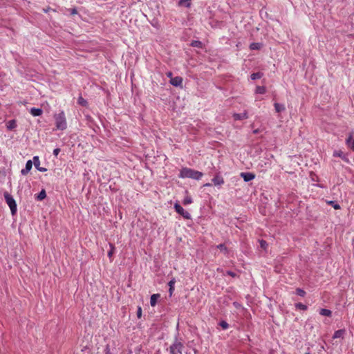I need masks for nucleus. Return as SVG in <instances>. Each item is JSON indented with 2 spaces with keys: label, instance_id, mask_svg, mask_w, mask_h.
Returning a JSON list of instances; mask_svg holds the SVG:
<instances>
[{
  "label": "nucleus",
  "instance_id": "nucleus-39",
  "mask_svg": "<svg viewBox=\"0 0 354 354\" xmlns=\"http://www.w3.org/2000/svg\"><path fill=\"white\" fill-rule=\"evenodd\" d=\"M60 152V149L59 148H56L53 150V155L55 156H57L58 154Z\"/></svg>",
  "mask_w": 354,
  "mask_h": 354
},
{
  "label": "nucleus",
  "instance_id": "nucleus-15",
  "mask_svg": "<svg viewBox=\"0 0 354 354\" xmlns=\"http://www.w3.org/2000/svg\"><path fill=\"white\" fill-rule=\"evenodd\" d=\"M6 127L8 130H13L17 127V120L15 119L9 120L6 124Z\"/></svg>",
  "mask_w": 354,
  "mask_h": 354
},
{
  "label": "nucleus",
  "instance_id": "nucleus-21",
  "mask_svg": "<svg viewBox=\"0 0 354 354\" xmlns=\"http://www.w3.org/2000/svg\"><path fill=\"white\" fill-rule=\"evenodd\" d=\"M77 103L82 106L86 107L88 106V102L82 97V95H80L77 99Z\"/></svg>",
  "mask_w": 354,
  "mask_h": 354
},
{
  "label": "nucleus",
  "instance_id": "nucleus-25",
  "mask_svg": "<svg viewBox=\"0 0 354 354\" xmlns=\"http://www.w3.org/2000/svg\"><path fill=\"white\" fill-rule=\"evenodd\" d=\"M255 92L258 94H264L266 92V88L263 86H257Z\"/></svg>",
  "mask_w": 354,
  "mask_h": 354
},
{
  "label": "nucleus",
  "instance_id": "nucleus-26",
  "mask_svg": "<svg viewBox=\"0 0 354 354\" xmlns=\"http://www.w3.org/2000/svg\"><path fill=\"white\" fill-rule=\"evenodd\" d=\"M216 248L219 249L221 252H223L225 254L228 253V249L227 248L224 243H221L216 245Z\"/></svg>",
  "mask_w": 354,
  "mask_h": 354
},
{
  "label": "nucleus",
  "instance_id": "nucleus-27",
  "mask_svg": "<svg viewBox=\"0 0 354 354\" xmlns=\"http://www.w3.org/2000/svg\"><path fill=\"white\" fill-rule=\"evenodd\" d=\"M333 156H335V157H339L342 159H346L344 153L341 150L335 151L333 152Z\"/></svg>",
  "mask_w": 354,
  "mask_h": 354
},
{
  "label": "nucleus",
  "instance_id": "nucleus-5",
  "mask_svg": "<svg viewBox=\"0 0 354 354\" xmlns=\"http://www.w3.org/2000/svg\"><path fill=\"white\" fill-rule=\"evenodd\" d=\"M174 207L176 212L182 216L184 218L192 219L191 214L187 211L185 210L178 203H176Z\"/></svg>",
  "mask_w": 354,
  "mask_h": 354
},
{
  "label": "nucleus",
  "instance_id": "nucleus-14",
  "mask_svg": "<svg viewBox=\"0 0 354 354\" xmlns=\"http://www.w3.org/2000/svg\"><path fill=\"white\" fill-rule=\"evenodd\" d=\"M160 297V294H153L150 298V304L151 306H155L157 304L158 299Z\"/></svg>",
  "mask_w": 354,
  "mask_h": 354
},
{
  "label": "nucleus",
  "instance_id": "nucleus-1",
  "mask_svg": "<svg viewBox=\"0 0 354 354\" xmlns=\"http://www.w3.org/2000/svg\"><path fill=\"white\" fill-rule=\"evenodd\" d=\"M203 176L202 172L188 167H183L178 174V177L180 178H189L197 180H200Z\"/></svg>",
  "mask_w": 354,
  "mask_h": 354
},
{
  "label": "nucleus",
  "instance_id": "nucleus-40",
  "mask_svg": "<svg viewBox=\"0 0 354 354\" xmlns=\"http://www.w3.org/2000/svg\"><path fill=\"white\" fill-rule=\"evenodd\" d=\"M105 354H111V353H110V349H109V345H107V346H106V349H105Z\"/></svg>",
  "mask_w": 354,
  "mask_h": 354
},
{
  "label": "nucleus",
  "instance_id": "nucleus-37",
  "mask_svg": "<svg viewBox=\"0 0 354 354\" xmlns=\"http://www.w3.org/2000/svg\"><path fill=\"white\" fill-rule=\"evenodd\" d=\"M226 274L231 276L232 277H236L238 276L236 273H235L234 272L231 271V270H227L226 272Z\"/></svg>",
  "mask_w": 354,
  "mask_h": 354
},
{
  "label": "nucleus",
  "instance_id": "nucleus-33",
  "mask_svg": "<svg viewBox=\"0 0 354 354\" xmlns=\"http://www.w3.org/2000/svg\"><path fill=\"white\" fill-rule=\"evenodd\" d=\"M259 244L260 247L263 250H266L268 245L267 241L263 239L259 241Z\"/></svg>",
  "mask_w": 354,
  "mask_h": 354
},
{
  "label": "nucleus",
  "instance_id": "nucleus-12",
  "mask_svg": "<svg viewBox=\"0 0 354 354\" xmlns=\"http://www.w3.org/2000/svg\"><path fill=\"white\" fill-rule=\"evenodd\" d=\"M30 113L32 116H39L43 113V110L41 108L32 107L30 109Z\"/></svg>",
  "mask_w": 354,
  "mask_h": 354
},
{
  "label": "nucleus",
  "instance_id": "nucleus-4",
  "mask_svg": "<svg viewBox=\"0 0 354 354\" xmlns=\"http://www.w3.org/2000/svg\"><path fill=\"white\" fill-rule=\"evenodd\" d=\"M183 348V344L176 337L174 342L169 346V351L170 354H182Z\"/></svg>",
  "mask_w": 354,
  "mask_h": 354
},
{
  "label": "nucleus",
  "instance_id": "nucleus-7",
  "mask_svg": "<svg viewBox=\"0 0 354 354\" xmlns=\"http://www.w3.org/2000/svg\"><path fill=\"white\" fill-rule=\"evenodd\" d=\"M240 176L245 182L251 181L254 179L256 176L254 174L251 172H242Z\"/></svg>",
  "mask_w": 354,
  "mask_h": 354
},
{
  "label": "nucleus",
  "instance_id": "nucleus-43",
  "mask_svg": "<svg viewBox=\"0 0 354 354\" xmlns=\"http://www.w3.org/2000/svg\"><path fill=\"white\" fill-rule=\"evenodd\" d=\"M233 305H234L235 307H236V308H237V307H239V306H240V305H239V303H237V302H236V301L233 303Z\"/></svg>",
  "mask_w": 354,
  "mask_h": 354
},
{
  "label": "nucleus",
  "instance_id": "nucleus-34",
  "mask_svg": "<svg viewBox=\"0 0 354 354\" xmlns=\"http://www.w3.org/2000/svg\"><path fill=\"white\" fill-rule=\"evenodd\" d=\"M192 203V199L191 196H189L185 197V198H184V200L183 201V203L185 205H189V204H190Z\"/></svg>",
  "mask_w": 354,
  "mask_h": 354
},
{
  "label": "nucleus",
  "instance_id": "nucleus-30",
  "mask_svg": "<svg viewBox=\"0 0 354 354\" xmlns=\"http://www.w3.org/2000/svg\"><path fill=\"white\" fill-rule=\"evenodd\" d=\"M296 294L300 297H304L306 295V292L304 290H303L300 288H296Z\"/></svg>",
  "mask_w": 354,
  "mask_h": 354
},
{
  "label": "nucleus",
  "instance_id": "nucleus-41",
  "mask_svg": "<svg viewBox=\"0 0 354 354\" xmlns=\"http://www.w3.org/2000/svg\"><path fill=\"white\" fill-rule=\"evenodd\" d=\"M51 10V8L50 7H48L46 8H44L43 10L44 12H49L50 10Z\"/></svg>",
  "mask_w": 354,
  "mask_h": 354
},
{
  "label": "nucleus",
  "instance_id": "nucleus-10",
  "mask_svg": "<svg viewBox=\"0 0 354 354\" xmlns=\"http://www.w3.org/2000/svg\"><path fill=\"white\" fill-rule=\"evenodd\" d=\"M32 163L33 162L31 160H29L26 162L25 168L21 170V175L26 176L29 173L32 167Z\"/></svg>",
  "mask_w": 354,
  "mask_h": 354
},
{
  "label": "nucleus",
  "instance_id": "nucleus-6",
  "mask_svg": "<svg viewBox=\"0 0 354 354\" xmlns=\"http://www.w3.org/2000/svg\"><path fill=\"white\" fill-rule=\"evenodd\" d=\"M212 182L216 187H220L223 185L225 183L224 178L221 175L220 172H218L215 174L214 178L212 179Z\"/></svg>",
  "mask_w": 354,
  "mask_h": 354
},
{
  "label": "nucleus",
  "instance_id": "nucleus-20",
  "mask_svg": "<svg viewBox=\"0 0 354 354\" xmlns=\"http://www.w3.org/2000/svg\"><path fill=\"white\" fill-rule=\"evenodd\" d=\"M46 197V192L45 189H42L41 192L36 196V199L37 201H42Z\"/></svg>",
  "mask_w": 354,
  "mask_h": 354
},
{
  "label": "nucleus",
  "instance_id": "nucleus-17",
  "mask_svg": "<svg viewBox=\"0 0 354 354\" xmlns=\"http://www.w3.org/2000/svg\"><path fill=\"white\" fill-rule=\"evenodd\" d=\"M274 106L276 112H277V113H281V112L285 111V109H286L285 106L283 104H279L277 102H275L274 104Z\"/></svg>",
  "mask_w": 354,
  "mask_h": 354
},
{
  "label": "nucleus",
  "instance_id": "nucleus-11",
  "mask_svg": "<svg viewBox=\"0 0 354 354\" xmlns=\"http://www.w3.org/2000/svg\"><path fill=\"white\" fill-rule=\"evenodd\" d=\"M346 143L354 151V139L353 138V133H350L348 137L346 140Z\"/></svg>",
  "mask_w": 354,
  "mask_h": 354
},
{
  "label": "nucleus",
  "instance_id": "nucleus-2",
  "mask_svg": "<svg viewBox=\"0 0 354 354\" xmlns=\"http://www.w3.org/2000/svg\"><path fill=\"white\" fill-rule=\"evenodd\" d=\"M55 120V126L57 129L64 130L67 127L66 117L64 111H61L58 114L54 115Z\"/></svg>",
  "mask_w": 354,
  "mask_h": 354
},
{
  "label": "nucleus",
  "instance_id": "nucleus-13",
  "mask_svg": "<svg viewBox=\"0 0 354 354\" xmlns=\"http://www.w3.org/2000/svg\"><path fill=\"white\" fill-rule=\"evenodd\" d=\"M233 118L235 120H242L248 118L247 112L242 113H234Z\"/></svg>",
  "mask_w": 354,
  "mask_h": 354
},
{
  "label": "nucleus",
  "instance_id": "nucleus-3",
  "mask_svg": "<svg viewBox=\"0 0 354 354\" xmlns=\"http://www.w3.org/2000/svg\"><path fill=\"white\" fill-rule=\"evenodd\" d=\"M5 200L8 205L9 206L11 213L15 215L17 212V203L14 198L8 192H5L3 194Z\"/></svg>",
  "mask_w": 354,
  "mask_h": 354
},
{
  "label": "nucleus",
  "instance_id": "nucleus-9",
  "mask_svg": "<svg viewBox=\"0 0 354 354\" xmlns=\"http://www.w3.org/2000/svg\"><path fill=\"white\" fill-rule=\"evenodd\" d=\"M170 84L174 86H181L183 84V78L180 76L171 77L169 81Z\"/></svg>",
  "mask_w": 354,
  "mask_h": 354
},
{
  "label": "nucleus",
  "instance_id": "nucleus-24",
  "mask_svg": "<svg viewBox=\"0 0 354 354\" xmlns=\"http://www.w3.org/2000/svg\"><path fill=\"white\" fill-rule=\"evenodd\" d=\"M178 5L185 8H189L191 6V0H179Z\"/></svg>",
  "mask_w": 354,
  "mask_h": 354
},
{
  "label": "nucleus",
  "instance_id": "nucleus-16",
  "mask_svg": "<svg viewBox=\"0 0 354 354\" xmlns=\"http://www.w3.org/2000/svg\"><path fill=\"white\" fill-rule=\"evenodd\" d=\"M263 47V44L259 42H253L250 45V50H260Z\"/></svg>",
  "mask_w": 354,
  "mask_h": 354
},
{
  "label": "nucleus",
  "instance_id": "nucleus-19",
  "mask_svg": "<svg viewBox=\"0 0 354 354\" xmlns=\"http://www.w3.org/2000/svg\"><path fill=\"white\" fill-rule=\"evenodd\" d=\"M344 333H345V330H344V329L337 330L334 333L333 338L336 339V338L343 337V335Z\"/></svg>",
  "mask_w": 354,
  "mask_h": 354
},
{
  "label": "nucleus",
  "instance_id": "nucleus-18",
  "mask_svg": "<svg viewBox=\"0 0 354 354\" xmlns=\"http://www.w3.org/2000/svg\"><path fill=\"white\" fill-rule=\"evenodd\" d=\"M176 283L175 278H172L168 283V286L169 287V292L170 296L172 295L174 290V284Z\"/></svg>",
  "mask_w": 354,
  "mask_h": 354
},
{
  "label": "nucleus",
  "instance_id": "nucleus-45",
  "mask_svg": "<svg viewBox=\"0 0 354 354\" xmlns=\"http://www.w3.org/2000/svg\"><path fill=\"white\" fill-rule=\"evenodd\" d=\"M257 132H258V130H255V131H254V133H257Z\"/></svg>",
  "mask_w": 354,
  "mask_h": 354
},
{
  "label": "nucleus",
  "instance_id": "nucleus-36",
  "mask_svg": "<svg viewBox=\"0 0 354 354\" xmlns=\"http://www.w3.org/2000/svg\"><path fill=\"white\" fill-rule=\"evenodd\" d=\"M136 315L138 319H140L142 317V308L140 306L138 307Z\"/></svg>",
  "mask_w": 354,
  "mask_h": 354
},
{
  "label": "nucleus",
  "instance_id": "nucleus-31",
  "mask_svg": "<svg viewBox=\"0 0 354 354\" xmlns=\"http://www.w3.org/2000/svg\"><path fill=\"white\" fill-rule=\"evenodd\" d=\"M202 42L198 40L192 41L191 43V46L193 47L202 48Z\"/></svg>",
  "mask_w": 354,
  "mask_h": 354
},
{
  "label": "nucleus",
  "instance_id": "nucleus-23",
  "mask_svg": "<svg viewBox=\"0 0 354 354\" xmlns=\"http://www.w3.org/2000/svg\"><path fill=\"white\" fill-rule=\"evenodd\" d=\"M263 76V73L257 72V73H252L251 75H250V78L252 80H256L257 79L261 78Z\"/></svg>",
  "mask_w": 354,
  "mask_h": 354
},
{
  "label": "nucleus",
  "instance_id": "nucleus-29",
  "mask_svg": "<svg viewBox=\"0 0 354 354\" xmlns=\"http://www.w3.org/2000/svg\"><path fill=\"white\" fill-rule=\"evenodd\" d=\"M295 306L297 309H299L301 310H306L308 309V306L305 304H303L301 303H296L295 304Z\"/></svg>",
  "mask_w": 354,
  "mask_h": 354
},
{
  "label": "nucleus",
  "instance_id": "nucleus-8",
  "mask_svg": "<svg viewBox=\"0 0 354 354\" xmlns=\"http://www.w3.org/2000/svg\"><path fill=\"white\" fill-rule=\"evenodd\" d=\"M33 164L35 167V168L39 171H41V172H44V171H47V169L45 168V167H41V164H40V160H39V156H35L33 157Z\"/></svg>",
  "mask_w": 354,
  "mask_h": 354
},
{
  "label": "nucleus",
  "instance_id": "nucleus-35",
  "mask_svg": "<svg viewBox=\"0 0 354 354\" xmlns=\"http://www.w3.org/2000/svg\"><path fill=\"white\" fill-rule=\"evenodd\" d=\"M109 245H110L111 249H110V250L108 252L107 255H108V257H109V258H111V257H112V255H113V252H114V250H115V246H114V245H113V244H112V243H109Z\"/></svg>",
  "mask_w": 354,
  "mask_h": 354
},
{
  "label": "nucleus",
  "instance_id": "nucleus-46",
  "mask_svg": "<svg viewBox=\"0 0 354 354\" xmlns=\"http://www.w3.org/2000/svg\"><path fill=\"white\" fill-rule=\"evenodd\" d=\"M306 354H310V353H306Z\"/></svg>",
  "mask_w": 354,
  "mask_h": 354
},
{
  "label": "nucleus",
  "instance_id": "nucleus-42",
  "mask_svg": "<svg viewBox=\"0 0 354 354\" xmlns=\"http://www.w3.org/2000/svg\"><path fill=\"white\" fill-rule=\"evenodd\" d=\"M212 183H205L203 186H204V187H211V186H212Z\"/></svg>",
  "mask_w": 354,
  "mask_h": 354
},
{
  "label": "nucleus",
  "instance_id": "nucleus-28",
  "mask_svg": "<svg viewBox=\"0 0 354 354\" xmlns=\"http://www.w3.org/2000/svg\"><path fill=\"white\" fill-rule=\"evenodd\" d=\"M327 204L333 206L335 209H339L341 208L340 205L335 201H328Z\"/></svg>",
  "mask_w": 354,
  "mask_h": 354
},
{
  "label": "nucleus",
  "instance_id": "nucleus-38",
  "mask_svg": "<svg viewBox=\"0 0 354 354\" xmlns=\"http://www.w3.org/2000/svg\"><path fill=\"white\" fill-rule=\"evenodd\" d=\"M68 11L70 12V14L71 15L77 14V10L76 8H70V9H68Z\"/></svg>",
  "mask_w": 354,
  "mask_h": 354
},
{
  "label": "nucleus",
  "instance_id": "nucleus-44",
  "mask_svg": "<svg viewBox=\"0 0 354 354\" xmlns=\"http://www.w3.org/2000/svg\"><path fill=\"white\" fill-rule=\"evenodd\" d=\"M171 75H172V73H171V72H169V73H167V76H168V77H171Z\"/></svg>",
  "mask_w": 354,
  "mask_h": 354
},
{
  "label": "nucleus",
  "instance_id": "nucleus-32",
  "mask_svg": "<svg viewBox=\"0 0 354 354\" xmlns=\"http://www.w3.org/2000/svg\"><path fill=\"white\" fill-rule=\"evenodd\" d=\"M218 325L224 330H226L229 328V324H227V322H225V320H221L219 323H218Z\"/></svg>",
  "mask_w": 354,
  "mask_h": 354
},
{
  "label": "nucleus",
  "instance_id": "nucleus-22",
  "mask_svg": "<svg viewBox=\"0 0 354 354\" xmlns=\"http://www.w3.org/2000/svg\"><path fill=\"white\" fill-rule=\"evenodd\" d=\"M319 314L323 316L330 317L332 315V311L328 309L322 308L319 311Z\"/></svg>",
  "mask_w": 354,
  "mask_h": 354
}]
</instances>
